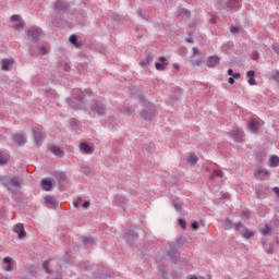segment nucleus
<instances>
[{"label":"nucleus","mask_w":279,"mask_h":279,"mask_svg":"<svg viewBox=\"0 0 279 279\" xmlns=\"http://www.w3.org/2000/svg\"><path fill=\"white\" fill-rule=\"evenodd\" d=\"M3 186L8 189V191H13L12 187L14 189H21V179L19 177H2L0 178Z\"/></svg>","instance_id":"3"},{"label":"nucleus","mask_w":279,"mask_h":279,"mask_svg":"<svg viewBox=\"0 0 279 279\" xmlns=\"http://www.w3.org/2000/svg\"><path fill=\"white\" fill-rule=\"evenodd\" d=\"M199 158L195 155H191L187 159L189 165H191V167H195V163L198 162Z\"/></svg>","instance_id":"28"},{"label":"nucleus","mask_w":279,"mask_h":279,"mask_svg":"<svg viewBox=\"0 0 279 279\" xmlns=\"http://www.w3.org/2000/svg\"><path fill=\"white\" fill-rule=\"evenodd\" d=\"M73 206H74V208H80V206H82V198H78L77 201H75L73 203Z\"/></svg>","instance_id":"44"},{"label":"nucleus","mask_w":279,"mask_h":279,"mask_svg":"<svg viewBox=\"0 0 279 279\" xmlns=\"http://www.w3.org/2000/svg\"><path fill=\"white\" fill-rule=\"evenodd\" d=\"M49 149L52 154H54V156H58L59 158H62V156H64V151L62 150V148L56 145L50 146Z\"/></svg>","instance_id":"21"},{"label":"nucleus","mask_w":279,"mask_h":279,"mask_svg":"<svg viewBox=\"0 0 279 279\" xmlns=\"http://www.w3.org/2000/svg\"><path fill=\"white\" fill-rule=\"evenodd\" d=\"M241 228H243V223H241V221H239V222H236V223L234 225V229H235V230H241Z\"/></svg>","instance_id":"49"},{"label":"nucleus","mask_w":279,"mask_h":279,"mask_svg":"<svg viewBox=\"0 0 279 279\" xmlns=\"http://www.w3.org/2000/svg\"><path fill=\"white\" fill-rule=\"evenodd\" d=\"M153 61H154V54L148 53V54H146V59H144V60H142V61L140 62V66H147V65H149V63L153 62Z\"/></svg>","instance_id":"23"},{"label":"nucleus","mask_w":279,"mask_h":279,"mask_svg":"<svg viewBox=\"0 0 279 279\" xmlns=\"http://www.w3.org/2000/svg\"><path fill=\"white\" fill-rule=\"evenodd\" d=\"M82 207H83V208H90V202L85 201V202L82 204Z\"/></svg>","instance_id":"50"},{"label":"nucleus","mask_w":279,"mask_h":279,"mask_svg":"<svg viewBox=\"0 0 279 279\" xmlns=\"http://www.w3.org/2000/svg\"><path fill=\"white\" fill-rule=\"evenodd\" d=\"M60 180H66V174L64 172H59Z\"/></svg>","instance_id":"52"},{"label":"nucleus","mask_w":279,"mask_h":279,"mask_svg":"<svg viewBox=\"0 0 279 279\" xmlns=\"http://www.w3.org/2000/svg\"><path fill=\"white\" fill-rule=\"evenodd\" d=\"M78 149H80V151H82L83 154H86L87 156H90L92 154H95V147L90 146L86 142H82L78 145Z\"/></svg>","instance_id":"8"},{"label":"nucleus","mask_w":279,"mask_h":279,"mask_svg":"<svg viewBox=\"0 0 279 279\" xmlns=\"http://www.w3.org/2000/svg\"><path fill=\"white\" fill-rule=\"evenodd\" d=\"M123 239H125L126 243L130 245H134V242L138 241V232L130 230L123 234Z\"/></svg>","instance_id":"7"},{"label":"nucleus","mask_w":279,"mask_h":279,"mask_svg":"<svg viewBox=\"0 0 279 279\" xmlns=\"http://www.w3.org/2000/svg\"><path fill=\"white\" fill-rule=\"evenodd\" d=\"M45 204L47 205L48 208H58V199L51 195L45 196Z\"/></svg>","instance_id":"13"},{"label":"nucleus","mask_w":279,"mask_h":279,"mask_svg":"<svg viewBox=\"0 0 279 279\" xmlns=\"http://www.w3.org/2000/svg\"><path fill=\"white\" fill-rule=\"evenodd\" d=\"M230 32H231V34H239L240 28L238 26H231Z\"/></svg>","instance_id":"42"},{"label":"nucleus","mask_w":279,"mask_h":279,"mask_svg":"<svg viewBox=\"0 0 279 279\" xmlns=\"http://www.w3.org/2000/svg\"><path fill=\"white\" fill-rule=\"evenodd\" d=\"M155 116H156V109L144 110L141 113V117H143L145 121H151V119H154Z\"/></svg>","instance_id":"16"},{"label":"nucleus","mask_w":279,"mask_h":279,"mask_svg":"<svg viewBox=\"0 0 279 279\" xmlns=\"http://www.w3.org/2000/svg\"><path fill=\"white\" fill-rule=\"evenodd\" d=\"M173 206L177 213H182V203L180 201H173Z\"/></svg>","instance_id":"34"},{"label":"nucleus","mask_w":279,"mask_h":279,"mask_svg":"<svg viewBox=\"0 0 279 279\" xmlns=\"http://www.w3.org/2000/svg\"><path fill=\"white\" fill-rule=\"evenodd\" d=\"M71 125H73L74 128H80V121H77V120H72V121H71Z\"/></svg>","instance_id":"48"},{"label":"nucleus","mask_w":279,"mask_h":279,"mask_svg":"<svg viewBox=\"0 0 279 279\" xmlns=\"http://www.w3.org/2000/svg\"><path fill=\"white\" fill-rule=\"evenodd\" d=\"M271 233V227L269 225H266V227L262 230V234H264V236H267V234Z\"/></svg>","instance_id":"37"},{"label":"nucleus","mask_w":279,"mask_h":279,"mask_svg":"<svg viewBox=\"0 0 279 279\" xmlns=\"http://www.w3.org/2000/svg\"><path fill=\"white\" fill-rule=\"evenodd\" d=\"M13 232L17 234L19 239H25L27 236V232H25V226L23 223H17L13 227Z\"/></svg>","instance_id":"10"},{"label":"nucleus","mask_w":279,"mask_h":279,"mask_svg":"<svg viewBox=\"0 0 279 279\" xmlns=\"http://www.w3.org/2000/svg\"><path fill=\"white\" fill-rule=\"evenodd\" d=\"M242 236L243 239H252V236H254V231L245 230Z\"/></svg>","instance_id":"36"},{"label":"nucleus","mask_w":279,"mask_h":279,"mask_svg":"<svg viewBox=\"0 0 279 279\" xmlns=\"http://www.w3.org/2000/svg\"><path fill=\"white\" fill-rule=\"evenodd\" d=\"M215 178H223V172H221V170H214V173L209 177V179L215 180Z\"/></svg>","instance_id":"30"},{"label":"nucleus","mask_w":279,"mask_h":279,"mask_svg":"<svg viewBox=\"0 0 279 279\" xmlns=\"http://www.w3.org/2000/svg\"><path fill=\"white\" fill-rule=\"evenodd\" d=\"M228 75H230L231 77H233V76H234V71H233L232 69H229V70H228Z\"/></svg>","instance_id":"58"},{"label":"nucleus","mask_w":279,"mask_h":279,"mask_svg":"<svg viewBox=\"0 0 279 279\" xmlns=\"http://www.w3.org/2000/svg\"><path fill=\"white\" fill-rule=\"evenodd\" d=\"M14 64V60L12 59H2L1 60V70L2 71H10V66Z\"/></svg>","instance_id":"18"},{"label":"nucleus","mask_w":279,"mask_h":279,"mask_svg":"<svg viewBox=\"0 0 279 279\" xmlns=\"http://www.w3.org/2000/svg\"><path fill=\"white\" fill-rule=\"evenodd\" d=\"M93 238H84L83 243L84 245H93Z\"/></svg>","instance_id":"39"},{"label":"nucleus","mask_w":279,"mask_h":279,"mask_svg":"<svg viewBox=\"0 0 279 279\" xmlns=\"http://www.w3.org/2000/svg\"><path fill=\"white\" fill-rule=\"evenodd\" d=\"M120 111L123 112V114H133L134 107H122Z\"/></svg>","instance_id":"29"},{"label":"nucleus","mask_w":279,"mask_h":279,"mask_svg":"<svg viewBox=\"0 0 279 279\" xmlns=\"http://www.w3.org/2000/svg\"><path fill=\"white\" fill-rule=\"evenodd\" d=\"M192 51H193V56H198L199 53V50L195 47L192 49Z\"/></svg>","instance_id":"55"},{"label":"nucleus","mask_w":279,"mask_h":279,"mask_svg":"<svg viewBox=\"0 0 279 279\" xmlns=\"http://www.w3.org/2000/svg\"><path fill=\"white\" fill-rule=\"evenodd\" d=\"M220 8H223L225 10H232L233 12H236L239 10V1L230 0L229 2H226V0H220Z\"/></svg>","instance_id":"5"},{"label":"nucleus","mask_w":279,"mask_h":279,"mask_svg":"<svg viewBox=\"0 0 279 279\" xmlns=\"http://www.w3.org/2000/svg\"><path fill=\"white\" fill-rule=\"evenodd\" d=\"M232 228H234V225L232 223V220L227 218L225 220V230H232Z\"/></svg>","instance_id":"31"},{"label":"nucleus","mask_w":279,"mask_h":279,"mask_svg":"<svg viewBox=\"0 0 279 279\" xmlns=\"http://www.w3.org/2000/svg\"><path fill=\"white\" fill-rule=\"evenodd\" d=\"M258 51H254V52H252V54H251V58H252V60H258Z\"/></svg>","instance_id":"47"},{"label":"nucleus","mask_w":279,"mask_h":279,"mask_svg":"<svg viewBox=\"0 0 279 279\" xmlns=\"http://www.w3.org/2000/svg\"><path fill=\"white\" fill-rule=\"evenodd\" d=\"M228 82H229V84H231V85L234 84V78H233V76L229 77V78H228Z\"/></svg>","instance_id":"61"},{"label":"nucleus","mask_w":279,"mask_h":279,"mask_svg":"<svg viewBox=\"0 0 279 279\" xmlns=\"http://www.w3.org/2000/svg\"><path fill=\"white\" fill-rule=\"evenodd\" d=\"M26 34L33 39L34 43H38L40 40V36H43V29L34 27L28 29Z\"/></svg>","instance_id":"6"},{"label":"nucleus","mask_w":279,"mask_h":279,"mask_svg":"<svg viewBox=\"0 0 279 279\" xmlns=\"http://www.w3.org/2000/svg\"><path fill=\"white\" fill-rule=\"evenodd\" d=\"M33 135L35 145H38V147H40V145L45 143V138H47V133L45 132V129L43 126L33 128Z\"/></svg>","instance_id":"4"},{"label":"nucleus","mask_w":279,"mask_h":279,"mask_svg":"<svg viewBox=\"0 0 279 279\" xmlns=\"http://www.w3.org/2000/svg\"><path fill=\"white\" fill-rule=\"evenodd\" d=\"M269 167H279V157L277 155H272L270 158H269Z\"/></svg>","instance_id":"27"},{"label":"nucleus","mask_w":279,"mask_h":279,"mask_svg":"<svg viewBox=\"0 0 279 279\" xmlns=\"http://www.w3.org/2000/svg\"><path fill=\"white\" fill-rule=\"evenodd\" d=\"M70 43H71L72 45H77V36H76V35H72V36L70 37Z\"/></svg>","instance_id":"40"},{"label":"nucleus","mask_w":279,"mask_h":279,"mask_svg":"<svg viewBox=\"0 0 279 279\" xmlns=\"http://www.w3.org/2000/svg\"><path fill=\"white\" fill-rule=\"evenodd\" d=\"M43 267H44L46 274H51V269H49V260L44 262Z\"/></svg>","instance_id":"38"},{"label":"nucleus","mask_w":279,"mask_h":279,"mask_svg":"<svg viewBox=\"0 0 279 279\" xmlns=\"http://www.w3.org/2000/svg\"><path fill=\"white\" fill-rule=\"evenodd\" d=\"M53 183L47 179L41 180V187L44 191H51Z\"/></svg>","instance_id":"25"},{"label":"nucleus","mask_w":279,"mask_h":279,"mask_svg":"<svg viewBox=\"0 0 279 279\" xmlns=\"http://www.w3.org/2000/svg\"><path fill=\"white\" fill-rule=\"evenodd\" d=\"M264 250H266L267 254H274V244H264Z\"/></svg>","instance_id":"35"},{"label":"nucleus","mask_w":279,"mask_h":279,"mask_svg":"<svg viewBox=\"0 0 279 279\" xmlns=\"http://www.w3.org/2000/svg\"><path fill=\"white\" fill-rule=\"evenodd\" d=\"M39 51L43 53V56H45L47 53V49L45 47H41L39 49Z\"/></svg>","instance_id":"57"},{"label":"nucleus","mask_w":279,"mask_h":279,"mask_svg":"<svg viewBox=\"0 0 279 279\" xmlns=\"http://www.w3.org/2000/svg\"><path fill=\"white\" fill-rule=\"evenodd\" d=\"M272 49L276 53H279V46H272Z\"/></svg>","instance_id":"60"},{"label":"nucleus","mask_w":279,"mask_h":279,"mask_svg":"<svg viewBox=\"0 0 279 279\" xmlns=\"http://www.w3.org/2000/svg\"><path fill=\"white\" fill-rule=\"evenodd\" d=\"M241 73H233V80H240Z\"/></svg>","instance_id":"53"},{"label":"nucleus","mask_w":279,"mask_h":279,"mask_svg":"<svg viewBox=\"0 0 279 279\" xmlns=\"http://www.w3.org/2000/svg\"><path fill=\"white\" fill-rule=\"evenodd\" d=\"M178 221H179V226H181V228L183 230H185L186 229V221L184 219H179Z\"/></svg>","instance_id":"41"},{"label":"nucleus","mask_w":279,"mask_h":279,"mask_svg":"<svg viewBox=\"0 0 279 279\" xmlns=\"http://www.w3.org/2000/svg\"><path fill=\"white\" fill-rule=\"evenodd\" d=\"M172 276H173V279H178V275H177V272L174 271V272H172Z\"/></svg>","instance_id":"63"},{"label":"nucleus","mask_w":279,"mask_h":279,"mask_svg":"<svg viewBox=\"0 0 279 279\" xmlns=\"http://www.w3.org/2000/svg\"><path fill=\"white\" fill-rule=\"evenodd\" d=\"M3 263L7 264L4 271H12V264L14 263V259H12V257H4Z\"/></svg>","instance_id":"26"},{"label":"nucleus","mask_w":279,"mask_h":279,"mask_svg":"<svg viewBox=\"0 0 279 279\" xmlns=\"http://www.w3.org/2000/svg\"><path fill=\"white\" fill-rule=\"evenodd\" d=\"M272 191H274V193H276V195L279 196V187H274Z\"/></svg>","instance_id":"62"},{"label":"nucleus","mask_w":279,"mask_h":279,"mask_svg":"<svg viewBox=\"0 0 279 279\" xmlns=\"http://www.w3.org/2000/svg\"><path fill=\"white\" fill-rule=\"evenodd\" d=\"M192 230H199V222L198 221L192 222Z\"/></svg>","instance_id":"45"},{"label":"nucleus","mask_w":279,"mask_h":279,"mask_svg":"<svg viewBox=\"0 0 279 279\" xmlns=\"http://www.w3.org/2000/svg\"><path fill=\"white\" fill-rule=\"evenodd\" d=\"M190 279H198V278H197V276L192 275V276L190 277Z\"/></svg>","instance_id":"64"},{"label":"nucleus","mask_w":279,"mask_h":279,"mask_svg":"<svg viewBox=\"0 0 279 279\" xmlns=\"http://www.w3.org/2000/svg\"><path fill=\"white\" fill-rule=\"evenodd\" d=\"M168 255L170 256V258H171V260H172L173 263H178V255L175 254V251L170 250V251L168 252Z\"/></svg>","instance_id":"32"},{"label":"nucleus","mask_w":279,"mask_h":279,"mask_svg":"<svg viewBox=\"0 0 279 279\" xmlns=\"http://www.w3.org/2000/svg\"><path fill=\"white\" fill-rule=\"evenodd\" d=\"M126 205H128V201L125 197L121 195H116L113 197V206H118V208H123V210H125Z\"/></svg>","instance_id":"11"},{"label":"nucleus","mask_w":279,"mask_h":279,"mask_svg":"<svg viewBox=\"0 0 279 279\" xmlns=\"http://www.w3.org/2000/svg\"><path fill=\"white\" fill-rule=\"evenodd\" d=\"M54 10H57L59 12H64V11L69 10V4L64 0H57L54 2Z\"/></svg>","instance_id":"15"},{"label":"nucleus","mask_w":279,"mask_h":279,"mask_svg":"<svg viewBox=\"0 0 279 279\" xmlns=\"http://www.w3.org/2000/svg\"><path fill=\"white\" fill-rule=\"evenodd\" d=\"M229 198H230V194L228 193L222 194V199H229Z\"/></svg>","instance_id":"59"},{"label":"nucleus","mask_w":279,"mask_h":279,"mask_svg":"<svg viewBox=\"0 0 279 279\" xmlns=\"http://www.w3.org/2000/svg\"><path fill=\"white\" fill-rule=\"evenodd\" d=\"M229 134H230V136L233 138V141H234L235 143H241V141H242V138H243L244 132H243V130L238 129V130H235V131L229 132Z\"/></svg>","instance_id":"14"},{"label":"nucleus","mask_w":279,"mask_h":279,"mask_svg":"<svg viewBox=\"0 0 279 279\" xmlns=\"http://www.w3.org/2000/svg\"><path fill=\"white\" fill-rule=\"evenodd\" d=\"M19 19H20V16L16 14L11 16V21H13V22L19 21Z\"/></svg>","instance_id":"54"},{"label":"nucleus","mask_w":279,"mask_h":279,"mask_svg":"<svg viewBox=\"0 0 279 279\" xmlns=\"http://www.w3.org/2000/svg\"><path fill=\"white\" fill-rule=\"evenodd\" d=\"M0 165H8V159L0 154Z\"/></svg>","instance_id":"46"},{"label":"nucleus","mask_w":279,"mask_h":279,"mask_svg":"<svg viewBox=\"0 0 279 279\" xmlns=\"http://www.w3.org/2000/svg\"><path fill=\"white\" fill-rule=\"evenodd\" d=\"M241 217H244V219H250V210H243L241 213Z\"/></svg>","instance_id":"43"},{"label":"nucleus","mask_w":279,"mask_h":279,"mask_svg":"<svg viewBox=\"0 0 279 279\" xmlns=\"http://www.w3.org/2000/svg\"><path fill=\"white\" fill-rule=\"evenodd\" d=\"M263 121H258V120H251L247 124V128L250 130V132H252L253 134H256V132H258V130H260V128H263Z\"/></svg>","instance_id":"9"},{"label":"nucleus","mask_w":279,"mask_h":279,"mask_svg":"<svg viewBox=\"0 0 279 279\" xmlns=\"http://www.w3.org/2000/svg\"><path fill=\"white\" fill-rule=\"evenodd\" d=\"M13 141L16 143V145H25V143H27V137H25L23 134H14Z\"/></svg>","instance_id":"17"},{"label":"nucleus","mask_w":279,"mask_h":279,"mask_svg":"<svg viewBox=\"0 0 279 279\" xmlns=\"http://www.w3.org/2000/svg\"><path fill=\"white\" fill-rule=\"evenodd\" d=\"M159 61L160 62H157V63H155V68H156V70L157 71H165V66H167V58H165V57H160L159 58Z\"/></svg>","instance_id":"20"},{"label":"nucleus","mask_w":279,"mask_h":279,"mask_svg":"<svg viewBox=\"0 0 279 279\" xmlns=\"http://www.w3.org/2000/svg\"><path fill=\"white\" fill-rule=\"evenodd\" d=\"M191 62L193 66H201L202 62H204V59H195L194 57H192Z\"/></svg>","instance_id":"33"},{"label":"nucleus","mask_w":279,"mask_h":279,"mask_svg":"<svg viewBox=\"0 0 279 279\" xmlns=\"http://www.w3.org/2000/svg\"><path fill=\"white\" fill-rule=\"evenodd\" d=\"M258 175L260 178H267V175H269V170L259 167L255 171V178H258Z\"/></svg>","instance_id":"22"},{"label":"nucleus","mask_w":279,"mask_h":279,"mask_svg":"<svg viewBox=\"0 0 279 279\" xmlns=\"http://www.w3.org/2000/svg\"><path fill=\"white\" fill-rule=\"evenodd\" d=\"M15 29H23V23H19L14 26Z\"/></svg>","instance_id":"56"},{"label":"nucleus","mask_w":279,"mask_h":279,"mask_svg":"<svg viewBox=\"0 0 279 279\" xmlns=\"http://www.w3.org/2000/svg\"><path fill=\"white\" fill-rule=\"evenodd\" d=\"M158 270L161 271L162 277L166 279L167 276L165 275V268L162 266H158Z\"/></svg>","instance_id":"51"},{"label":"nucleus","mask_w":279,"mask_h":279,"mask_svg":"<svg viewBox=\"0 0 279 279\" xmlns=\"http://www.w3.org/2000/svg\"><path fill=\"white\" fill-rule=\"evenodd\" d=\"M256 72L254 70L246 72V77L248 78L247 83L250 86H256V78H255Z\"/></svg>","instance_id":"19"},{"label":"nucleus","mask_w":279,"mask_h":279,"mask_svg":"<svg viewBox=\"0 0 279 279\" xmlns=\"http://www.w3.org/2000/svg\"><path fill=\"white\" fill-rule=\"evenodd\" d=\"M89 110L95 117H106L108 114L106 101L104 100H94L89 106Z\"/></svg>","instance_id":"2"},{"label":"nucleus","mask_w":279,"mask_h":279,"mask_svg":"<svg viewBox=\"0 0 279 279\" xmlns=\"http://www.w3.org/2000/svg\"><path fill=\"white\" fill-rule=\"evenodd\" d=\"M89 94V89H85V92H82V89L75 88L72 90V97L68 98L66 102L70 106V108L80 110L82 106H84V97Z\"/></svg>","instance_id":"1"},{"label":"nucleus","mask_w":279,"mask_h":279,"mask_svg":"<svg viewBox=\"0 0 279 279\" xmlns=\"http://www.w3.org/2000/svg\"><path fill=\"white\" fill-rule=\"evenodd\" d=\"M81 171H82V173H84V175H88V177L95 175V169H93L88 166H83L81 168Z\"/></svg>","instance_id":"24"},{"label":"nucleus","mask_w":279,"mask_h":279,"mask_svg":"<svg viewBox=\"0 0 279 279\" xmlns=\"http://www.w3.org/2000/svg\"><path fill=\"white\" fill-rule=\"evenodd\" d=\"M219 62H221V59L219 57L209 56L207 58L206 66H208V69H215V66H217L219 64Z\"/></svg>","instance_id":"12"}]
</instances>
